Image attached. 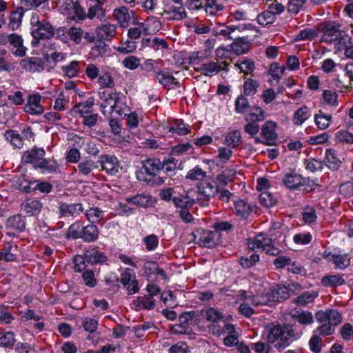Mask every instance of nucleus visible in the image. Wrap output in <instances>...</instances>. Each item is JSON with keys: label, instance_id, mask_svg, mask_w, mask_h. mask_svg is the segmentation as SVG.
<instances>
[{"label": "nucleus", "instance_id": "58", "mask_svg": "<svg viewBox=\"0 0 353 353\" xmlns=\"http://www.w3.org/2000/svg\"><path fill=\"white\" fill-rule=\"evenodd\" d=\"M332 116L329 114H324L322 112L315 115V123L317 127L321 130H325L330 125Z\"/></svg>", "mask_w": 353, "mask_h": 353}, {"label": "nucleus", "instance_id": "8", "mask_svg": "<svg viewBox=\"0 0 353 353\" xmlns=\"http://www.w3.org/2000/svg\"><path fill=\"white\" fill-rule=\"evenodd\" d=\"M120 281L127 290L128 294H134L139 292V282L134 273L130 268H125L121 274Z\"/></svg>", "mask_w": 353, "mask_h": 353}, {"label": "nucleus", "instance_id": "22", "mask_svg": "<svg viewBox=\"0 0 353 353\" xmlns=\"http://www.w3.org/2000/svg\"><path fill=\"white\" fill-rule=\"evenodd\" d=\"M272 239L265 236L263 234H260L255 236L254 239H248V246L250 250H254L255 249L262 250L265 249L272 244Z\"/></svg>", "mask_w": 353, "mask_h": 353}, {"label": "nucleus", "instance_id": "42", "mask_svg": "<svg viewBox=\"0 0 353 353\" xmlns=\"http://www.w3.org/2000/svg\"><path fill=\"white\" fill-rule=\"evenodd\" d=\"M178 161L173 158H168L161 163V172H165L168 176L174 174L177 168Z\"/></svg>", "mask_w": 353, "mask_h": 353}, {"label": "nucleus", "instance_id": "44", "mask_svg": "<svg viewBox=\"0 0 353 353\" xmlns=\"http://www.w3.org/2000/svg\"><path fill=\"white\" fill-rule=\"evenodd\" d=\"M6 140L9 141L10 143L17 148H22L23 145V140L22 137L16 131L10 130L4 134Z\"/></svg>", "mask_w": 353, "mask_h": 353}, {"label": "nucleus", "instance_id": "33", "mask_svg": "<svg viewBox=\"0 0 353 353\" xmlns=\"http://www.w3.org/2000/svg\"><path fill=\"white\" fill-rule=\"evenodd\" d=\"M23 14L24 11L22 7H17L10 13L8 23L10 29L14 30L20 27Z\"/></svg>", "mask_w": 353, "mask_h": 353}, {"label": "nucleus", "instance_id": "29", "mask_svg": "<svg viewBox=\"0 0 353 353\" xmlns=\"http://www.w3.org/2000/svg\"><path fill=\"white\" fill-rule=\"evenodd\" d=\"M269 296L272 302H282L289 298L288 289L285 286H275L269 291Z\"/></svg>", "mask_w": 353, "mask_h": 353}, {"label": "nucleus", "instance_id": "35", "mask_svg": "<svg viewBox=\"0 0 353 353\" xmlns=\"http://www.w3.org/2000/svg\"><path fill=\"white\" fill-rule=\"evenodd\" d=\"M59 165L53 159H44L40 161V163L36 165L35 169H40L43 172L56 173L59 170Z\"/></svg>", "mask_w": 353, "mask_h": 353}, {"label": "nucleus", "instance_id": "10", "mask_svg": "<svg viewBox=\"0 0 353 353\" xmlns=\"http://www.w3.org/2000/svg\"><path fill=\"white\" fill-rule=\"evenodd\" d=\"M103 170L110 175H114L121 169L120 163L117 159L112 155H102L99 161Z\"/></svg>", "mask_w": 353, "mask_h": 353}, {"label": "nucleus", "instance_id": "25", "mask_svg": "<svg viewBox=\"0 0 353 353\" xmlns=\"http://www.w3.org/2000/svg\"><path fill=\"white\" fill-rule=\"evenodd\" d=\"M276 125L273 121H266L261 128V135L267 141L268 145H272L277 137L275 131Z\"/></svg>", "mask_w": 353, "mask_h": 353}, {"label": "nucleus", "instance_id": "30", "mask_svg": "<svg viewBox=\"0 0 353 353\" xmlns=\"http://www.w3.org/2000/svg\"><path fill=\"white\" fill-rule=\"evenodd\" d=\"M221 69L222 67L221 64H218V63L214 61H209L208 63L201 64L200 67L196 68L195 70L197 72H200L205 76L211 77L217 74Z\"/></svg>", "mask_w": 353, "mask_h": 353}, {"label": "nucleus", "instance_id": "15", "mask_svg": "<svg viewBox=\"0 0 353 353\" xmlns=\"http://www.w3.org/2000/svg\"><path fill=\"white\" fill-rule=\"evenodd\" d=\"M59 211L62 216L75 218L83 212V208L81 203H61Z\"/></svg>", "mask_w": 353, "mask_h": 353}, {"label": "nucleus", "instance_id": "38", "mask_svg": "<svg viewBox=\"0 0 353 353\" xmlns=\"http://www.w3.org/2000/svg\"><path fill=\"white\" fill-rule=\"evenodd\" d=\"M242 143V137L239 130H232L227 134L224 143L230 148H237Z\"/></svg>", "mask_w": 353, "mask_h": 353}, {"label": "nucleus", "instance_id": "28", "mask_svg": "<svg viewBox=\"0 0 353 353\" xmlns=\"http://www.w3.org/2000/svg\"><path fill=\"white\" fill-rule=\"evenodd\" d=\"M133 305L136 311H139L143 309L148 310H152L155 307V299L147 295L138 296L137 299L133 301Z\"/></svg>", "mask_w": 353, "mask_h": 353}, {"label": "nucleus", "instance_id": "59", "mask_svg": "<svg viewBox=\"0 0 353 353\" xmlns=\"http://www.w3.org/2000/svg\"><path fill=\"white\" fill-rule=\"evenodd\" d=\"M83 227L79 222H74L69 227L67 237L73 239H80Z\"/></svg>", "mask_w": 353, "mask_h": 353}, {"label": "nucleus", "instance_id": "56", "mask_svg": "<svg viewBox=\"0 0 353 353\" xmlns=\"http://www.w3.org/2000/svg\"><path fill=\"white\" fill-rule=\"evenodd\" d=\"M206 172L197 165L188 171L185 178L192 181H201L206 177Z\"/></svg>", "mask_w": 353, "mask_h": 353}, {"label": "nucleus", "instance_id": "14", "mask_svg": "<svg viewBox=\"0 0 353 353\" xmlns=\"http://www.w3.org/2000/svg\"><path fill=\"white\" fill-rule=\"evenodd\" d=\"M20 67L29 72H40L45 69L44 63L38 57H26L20 61Z\"/></svg>", "mask_w": 353, "mask_h": 353}, {"label": "nucleus", "instance_id": "16", "mask_svg": "<svg viewBox=\"0 0 353 353\" xmlns=\"http://www.w3.org/2000/svg\"><path fill=\"white\" fill-rule=\"evenodd\" d=\"M134 14V11L129 10L128 8L125 6L115 8L113 11V17L117 21L121 28H126L128 26Z\"/></svg>", "mask_w": 353, "mask_h": 353}, {"label": "nucleus", "instance_id": "47", "mask_svg": "<svg viewBox=\"0 0 353 353\" xmlns=\"http://www.w3.org/2000/svg\"><path fill=\"white\" fill-rule=\"evenodd\" d=\"M88 221L92 223H99L103 217V211L99 208H90L85 212Z\"/></svg>", "mask_w": 353, "mask_h": 353}, {"label": "nucleus", "instance_id": "13", "mask_svg": "<svg viewBox=\"0 0 353 353\" xmlns=\"http://www.w3.org/2000/svg\"><path fill=\"white\" fill-rule=\"evenodd\" d=\"M92 103H80L76 105L78 112L83 118V123L89 128L93 127L97 123L99 119L98 114H91L88 110L91 107Z\"/></svg>", "mask_w": 353, "mask_h": 353}, {"label": "nucleus", "instance_id": "34", "mask_svg": "<svg viewBox=\"0 0 353 353\" xmlns=\"http://www.w3.org/2000/svg\"><path fill=\"white\" fill-rule=\"evenodd\" d=\"M318 295L319 294L316 291H307L293 299L292 302L298 305L305 306L312 303Z\"/></svg>", "mask_w": 353, "mask_h": 353}, {"label": "nucleus", "instance_id": "60", "mask_svg": "<svg viewBox=\"0 0 353 353\" xmlns=\"http://www.w3.org/2000/svg\"><path fill=\"white\" fill-rule=\"evenodd\" d=\"M12 245L7 243L4 248L0 250V261H14L17 259L16 255L11 251L12 250Z\"/></svg>", "mask_w": 353, "mask_h": 353}, {"label": "nucleus", "instance_id": "3", "mask_svg": "<svg viewBox=\"0 0 353 353\" xmlns=\"http://www.w3.org/2000/svg\"><path fill=\"white\" fill-rule=\"evenodd\" d=\"M30 23L34 27L32 30V46H37L41 39H50L54 36L55 30L52 24L45 19H39L38 15H33Z\"/></svg>", "mask_w": 353, "mask_h": 353}, {"label": "nucleus", "instance_id": "31", "mask_svg": "<svg viewBox=\"0 0 353 353\" xmlns=\"http://www.w3.org/2000/svg\"><path fill=\"white\" fill-rule=\"evenodd\" d=\"M128 203H131L139 208H147L151 205L152 200L149 195L139 194L134 196L125 198Z\"/></svg>", "mask_w": 353, "mask_h": 353}, {"label": "nucleus", "instance_id": "11", "mask_svg": "<svg viewBox=\"0 0 353 353\" xmlns=\"http://www.w3.org/2000/svg\"><path fill=\"white\" fill-rule=\"evenodd\" d=\"M234 214L240 219H246L254 210V205L245 199H237L234 201L232 208Z\"/></svg>", "mask_w": 353, "mask_h": 353}, {"label": "nucleus", "instance_id": "39", "mask_svg": "<svg viewBox=\"0 0 353 353\" xmlns=\"http://www.w3.org/2000/svg\"><path fill=\"white\" fill-rule=\"evenodd\" d=\"M321 283L325 287H336L345 283V280L340 274L327 275L322 277Z\"/></svg>", "mask_w": 353, "mask_h": 353}, {"label": "nucleus", "instance_id": "55", "mask_svg": "<svg viewBox=\"0 0 353 353\" xmlns=\"http://www.w3.org/2000/svg\"><path fill=\"white\" fill-rule=\"evenodd\" d=\"M218 154L216 157L221 163H227L230 161L232 156V151L231 148L225 146L219 147L218 148Z\"/></svg>", "mask_w": 353, "mask_h": 353}, {"label": "nucleus", "instance_id": "20", "mask_svg": "<svg viewBox=\"0 0 353 353\" xmlns=\"http://www.w3.org/2000/svg\"><path fill=\"white\" fill-rule=\"evenodd\" d=\"M283 183L290 190H295L305 184V179L296 172L286 174L282 179Z\"/></svg>", "mask_w": 353, "mask_h": 353}, {"label": "nucleus", "instance_id": "2", "mask_svg": "<svg viewBox=\"0 0 353 353\" xmlns=\"http://www.w3.org/2000/svg\"><path fill=\"white\" fill-rule=\"evenodd\" d=\"M294 325L285 323L283 325L279 323H272L268 327L267 341L269 344H273L279 350L287 347L292 339L295 337Z\"/></svg>", "mask_w": 353, "mask_h": 353}, {"label": "nucleus", "instance_id": "7", "mask_svg": "<svg viewBox=\"0 0 353 353\" xmlns=\"http://www.w3.org/2000/svg\"><path fill=\"white\" fill-rule=\"evenodd\" d=\"M194 236L198 244L205 248H214L221 241V234L217 231L198 229Z\"/></svg>", "mask_w": 353, "mask_h": 353}, {"label": "nucleus", "instance_id": "36", "mask_svg": "<svg viewBox=\"0 0 353 353\" xmlns=\"http://www.w3.org/2000/svg\"><path fill=\"white\" fill-rule=\"evenodd\" d=\"M325 154V164L327 166L333 170H338L341 166V161L337 157L336 151L330 148L326 150Z\"/></svg>", "mask_w": 353, "mask_h": 353}, {"label": "nucleus", "instance_id": "45", "mask_svg": "<svg viewBox=\"0 0 353 353\" xmlns=\"http://www.w3.org/2000/svg\"><path fill=\"white\" fill-rule=\"evenodd\" d=\"M84 254L88 260V263L91 265L101 263L106 261V256L97 250L86 251Z\"/></svg>", "mask_w": 353, "mask_h": 353}, {"label": "nucleus", "instance_id": "24", "mask_svg": "<svg viewBox=\"0 0 353 353\" xmlns=\"http://www.w3.org/2000/svg\"><path fill=\"white\" fill-rule=\"evenodd\" d=\"M289 315L291 318L296 320L302 325H310L314 321L313 315L310 312L305 311L301 309H292L289 312Z\"/></svg>", "mask_w": 353, "mask_h": 353}, {"label": "nucleus", "instance_id": "27", "mask_svg": "<svg viewBox=\"0 0 353 353\" xmlns=\"http://www.w3.org/2000/svg\"><path fill=\"white\" fill-rule=\"evenodd\" d=\"M234 41L231 44V48L233 52L237 54H243L247 53L251 48V43L245 37H239L233 39Z\"/></svg>", "mask_w": 353, "mask_h": 353}, {"label": "nucleus", "instance_id": "9", "mask_svg": "<svg viewBox=\"0 0 353 353\" xmlns=\"http://www.w3.org/2000/svg\"><path fill=\"white\" fill-rule=\"evenodd\" d=\"M117 32V26L109 21L105 22L95 29L97 38L99 41H110L115 36Z\"/></svg>", "mask_w": 353, "mask_h": 353}, {"label": "nucleus", "instance_id": "63", "mask_svg": "<svg viewBox=\"0 0 353 353\" xmlns=\"http://www.w3.org/2000/svg\"><path fill=\"white\" fill-rule=\"evenodd\" d=\"M74 270L77 272H81L84 270H85L88 266V260L86 258L85 254L83 255H78L74 257Z\"/></svg>", "mask_w": 353, "mask_h": 353}, {"label": "nucleus", "instance_id": "26", "mask_svg": "<svg viewBox=\"0 0 353 353\" xmlns=\"http://www.w3.org/2000/svg\"><path fill=\"white\" fill-rule=\"evenodd\" d=\"M119 100V94L111 92L108 97L101 103L100 108L102 113L105 115H110L114 111Z\"/></svg>", "mask_w": 353, "mask_h": 353}, {"label": "nucleus", "instance_id": "18", "mask_svg": "<svg viewBox=\"0 0 353 353\" xmlns=\"http://www.w3.org/2000/svg\"><path fill=\"white\" fill-rule=\"evenodd\" d=\"M41 96L39 94L30 95L24 106L26 112L31 114H41L43 112V108L41 105Z\"/></svg>", "mask_w": 353, "mask_h": 353}, {"label": "nucleus", "instance_id": "12", "mask_svg": "<svg viewBox=\"0 0 353 353\" xmlns=\"http://www.w3.org/2000/svg\"><path fill=\"white\" fill-rule=\"evenodd\" d=\"M4 41L8 43L12 48L13 54L19 57L25 56L26 52V48L23 46V41L22 37L19 34L12 33L6 36Z\"/></svg>", "mask_w": 353, "mask_h": 353}, {"label": "nucleus", "instance_id": "5", "mask_svg": "<svg viewBox=\"0 0 353 353\" xmlns=\"http://www.w3.org/2000/svg\"><path fill=\"white\" fill-rule=\"evenodd\" d=\"M196 188L198 192L196 200L199 205L203 207L208 206L210 199L214 197L219 192L216 183L210 180L199 183Z\"/></svg>", "mask_w": 353, "mask_h": 353}, {"label": "nucleus", "instance_id": "54", "mask_svg": "<svg viewBox=\"0 0 353 353\" xmlns=\"http://www.w3.org/2000/svg\"><path fill=\"white\" fill-rule=\"evenodd\" d=\"M223 318V313L215 307H210L205 310V319L210 322H218Z\"/></svg>", "mask_w": 353, "mask_h": 353}, {"label": "nucleus", "instance_id": "46", "mask_svg": "<svg viewBox=\"0 0 353 353\" xmlns=\"http://www.w3.org/2000/svg\"><path fill=\"white\" fill-rule=\"evenodd\" d=\"M97 168L94 162L92 160H84L79 163L76 172H79L80 174L88 175L93 170Z\"/></svg>", "mask_w": 353, "mask_h": 353}, {"label": "nucleus", "instance_id": "17", "mask_svg": "<svg viewBox=\"0 0 353 353\" xmlns=\"http://www.w3.org/2000/svg\"><path fill=\"white\" fill-rule=\"evenodd\" d=\"M154 77L158 82L165 88L174 89L179 87V83L168 71H165L161 69L160 70H157L156 76Z\"/></svg>", "mask_w": 353, "mask_h": 353}, {"label": "nucleus", "instance_id": "1", "mask_svg": "<svg viewBox=\"0 0 353 353\" xmlns=\"http://www.w3.org/2000/svg\"><path fill=\"white\" fill-rule=\"evenodd\" d=\"M315 317L321 325L314 330V335L310 339L309 344L311 350L318 353L321 350V336H325L333 334L334 332V327L341 322L342 318L337 310L332 309L318 311Z\"/></svg>", "mask_w": 353, "mask_h": 353}, {"label": "nucleus", "instance_id": "51", "mask_svg": "<svg viewBox=\"0 0 353 353\" xmlns=\"http://www.w3.org/2000/svg\"><path fill=\"white\" fill-rule=\"evenodd\" d=\"M203 8H205L206 13L210 15H215L219 12L222 11L224 9V6L222 4L218 3L216 0H207L203 6Z\"/></svg>", "mask_w": 353, "mask_h": 353}, {"label": "nucleus", "instance_id": "37", "mask_svg": "<svg viewBox=\"0 0 353 353\" xmlns=\"http://www.w3.org/2000/svg\"><path fill=\"white\" fill-rule=\"evenodd\" d=\"M6 227L10 230L23 231L26 228V223L21 215L15 214L8 219Z\"/></svg>", "mask_w": 353, "mask_h": 353}, {"label": "nucleus", "instance_id": "21", "mask_svg": "<svg viewBox=\"0 0 353 353\" xmlns=\"http://www.w3.org/2000/svg\"><path fill=\"white\" fill-rule=\"evenodd\" d=\"M163 16H165L166 19L169 21H179L185 19L187 17V13L185 8L181 6H168L163 10Z\"/></svg>", "mask_w": 353, "mask_h": 353}, {"label": "nucleus", "instance_id": "40", "mask_svg": "<svg viewBox=\"0 0 353 353\" xmlns=\"http://www.w3.org/2000/svg\"><path fill=\"white\" fill-rule=\"evenodd\" d=\"M234 66L246 75L250 74L254 70V61L249 59H239L235 63Z\"/></svg>", "mask_w": 353, "mask_h": 353}, {"label": "nucleus", "instance_id": "53", "mask_svg": "<svg viewBox=\"0 0 353 353\" xmlns=\"http://www.w3.org/2000/svg\"><path fill=\"white\" fill-rule=\"evenodd\" d=\"M259 199L260 203L267 208L274 206L277 202L276 199L268 191H263L260 194Z\"/></svg>", "mask_w": 353, "mask_h": 353}, {"label": "nucleus", "instance_id": "50", "mask_svg": "<svg viewBox=\"0 0 353 353\" xmlns=\"http://www.w3.org/2000/svg\"><path fill=\"white\" fill-rule=\"evenodd\" d=\"M34 185V183H30L27 186H23V190L26 192H30L32 190H39L40 192L43 193H49L52 189V186L50 183L48 182H41L39 183H37L34 187H32Z\"/></svg>", "mask_w": 353, "mask_h": 353}, {"label": "nucleus", "instance_id": "32", "mask_svg": "<svg viewBox=\"0 0 353 353\" xmlns=\"http://www.w3.org/2000/svg\"><path fill=\"white\" fill-rule=\"evenodd\" d=\"M99 236V229L94 224L84 226L80 239L85 242L96 241Z\"/></svg>", "mask_w": 353, "mask_h": 353}, {"label": "nucleus", "instance_id": "23", "mask_svg": "<svg viewBox=\"0 0 353 353\" xmlns=\"http://www.w3.org/2000/svg\"><path fill=\"white\" fill-rule=\"evenodd\" d=\"M41 202L34 198L26 199L21 205V209L28 216L37 215L41 210Z\"/></svg>", "mask_w": 353, "mask_h": 353}, {"label": "nucleus", "instance_id": "43", "mask_svg": "<svg viewBox=\"0 0 353 353\" xmlns=\"http://www.w3.org/2000/svg\"><path fill=\"white\" fill-rule=\"evenodd\" d=\"M310 115V111L307 107H301L294 112L292 119L293 123L295 125H301Z\"/></svg>", "mask_w": 353, "mask_h": 353}, {"label": "nucleus", "instance_id": "48", "mask_svg": "<svg viewBox=\"0 0 353 353\" xmlns=\"http://www.w3.org/2000/svg\"><path fill=\"white\" fill-rule=\"evenodd\" d=\"M61 69L68 77H75L80 72V63L79 61H72L68 65L63 66Z\"/></svg>", "mask_w": 353, "mask_h": 353}, {"label": "nucleus", "instance_id": "57", "mask_svg": "<svg viewBox=\"0 0 353 353\" xmlns=\"http://www.w3.org/2000/svg\"><path fill=\"white\" fill-rule=\"evenodd\" d=\"M15 341L16 340L13 332H0V347H10L15 343Z\"/></svg>", "mask_w": 353, "mask_h": 353}, {"label": "nucleus", "instance_id": "4", "mask_svg": "<svg viewBox=\"0 0 353 353\" xmlns=\"http://www.w3.org/2000/svg\"><path fill=\"white\" fill-rule=\"evenodd\" d=\"M341 25L334 21H325L318 25V31L321 34V41L325 43H332L341 39L342 34Z\"/></svg>", "mask_w": 353, "mask_h": 353}, {"label": "nucleus", "instance_id": "64", "mask_svg": "<svg viewBox=\"0 0 353 353\" xmlns=\"http://www.w3.org/2000/svg\"><path fill=\"white\" fill-rule=\"evenodd\" d=\"M332 260L340 269H344L350 264V258L347 254H334Z\"/></svg>", "mask_w": 353, "mask_h": 353}, {"label": "nucleus", "instance_id": "52", "mask_svg": "<svg viewBox=\"0 0 353 353\" xmlns=\"http://www.w3.org/2000/svg\"><path fill=\"white\" fill-rule=\"evenodd\" d=\"M275 20L276 17H274L268 10L261 12L256 17L257 23L263 26L272 24Z\"/></svg>", "mask_w": 353, "mask_h": 353}, {"label": "nucleus", "instance_id": "6", "mask_svg": "<svg viewBox=\"0 0 353 353\" xmlns=\"http://www.w3.org/2000/svg\"><path fill=\"white\" fill-rule=\"evenodd\" d=\"M143 172H141L143 178L138 176V178L141 180L145 181H151L154 178L159 176V179L162 182L164 181L163 176H161V162L158 159H148L142 162Z\"/></svg>", "mask_w": 353, "mask_h": 353}, {"label": "nucleus", "instance_id": "62", "mask_svg": "<svg viewBox=\"0 0 353 353\" xmlns=\"http://www.w3.org/2000/svg\"><path fill=\"white\" fill-rule=\"evenodd\" d=\"M259 86L257 81L247 78L243 83L244 93L246 95H254Z\"/></svg>", "mask_w": 353, "mask_h": 353}, {"label": "nucleus", "instance_id": "19", "mask_svg": "<svg viewBox=\"0 0 353 353\" xmlns=\"http://www.w3.org/2000/svg\"><path fill=\"white\" fill-rule=\"evenodd\" d=\"M45 154L46 152L43 148L34 147L31 150L24 152L22 159L23 162L31 163L36 168V165L40 163Z\"/></svg>", "mask_w": 353, "mask_h": 353}, {"label": "nucleus", "instance_id": "41", "mask_svg": "<svg viewBox=\"0 0 353 353\" xmlns=\"http://www.w3.org/2000/svg\"><path fill=\"white\" fill-rule=\"evenodd\" d=\"M105 15L106 11L103 7L94 3V5L89 7L87 13V18L89 19H93L94 17H97L99 20L102 21L105 19Z\"/></svg>", "mask_w": 353, "mask_h": 353}, {"label": "nucleus", "instance_id": "49", "mask_svg": "<svg viewBox=\"0 0 353 353\" xmlns=\"http://www.w3.org/2000/svg\"><path fill=\"white\" fill-rule=\"evenodd\" d=\"M318 29L316 30L314 28H305L304 30H301L296 38V41H303L308 40L312 41L317 37L318 36Z\"/></svg>", "mask_w": 353, "mask_h": 353}, {"label": "nucleus", "instance_id": "61", "mask_svg": "<svg viewBox=\"0 0 353 353\" xmlns=\"http://www.w3.org/2000/svg\"><path fill=\"white\" fill-rule=\"evenodd\" d=\"M77 1V0H58L57 3L62 14H72V9Z\"/></svg>", "mask_w": 353, "mask_h": 353}]
</instances>
